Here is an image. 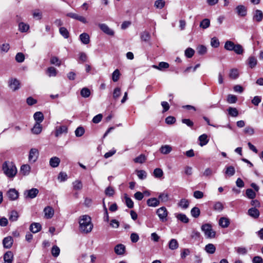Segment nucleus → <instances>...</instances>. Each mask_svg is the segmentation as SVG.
Returning a JSON list of instances; mask_svg holds the SVG:
<instances>
[{
	"label": "nucleus",
	"instance_id": "1",
	"mask_svg": "<svg viewBox=\"0 0 263 263\" xmlns=\"http://www.w3.org/2000/svg\"><path fill=\"white\" fill-rule=\"evenodd\" d=\"M79 225L80 230L84 233L90 232L93 228L91 218L87 215H83L80 218Z\"/></svg>",
	"mask_w": 263,
	"mask_h": 263
},
{
	"label": "nucleus",
	"instance_id": "2",
	"mask_svg": "<svg viewBox=\"0 0 263 263\" xmlns=\"http://www.w3.org/2000/svg\"><path fill=\"white\" fill-rule=\"evenodd\" d=\"M2 170L5 175L10 178H14L17 172L15 164L10 161H5L3 164Z\"/></svg>",
	"mask_w": 263,
	"mask_h": 263
},
{
	"label": "nucleus",
	"instance_id": "3",
	"mask_svg": "<svg viewBox=\"0 0 263 263\" xmlns=\"http://www.w3.org/2000/svg\"><path fill=\"white\" fill-rule=\"evenodd\" d=\"M201 230L207 238H211L215 237V232L213 231L210 224L206 223L203 224L201 227Z\"/></svg>",
	"mask_w": 263,
	"mask_h": 263
},
{
	"label": "nucleus",
	"instance_id": "4",
	"mask_svg": "<svg viewBox=\"0 0 263 263\" xmlns=\"http://www.w3.org/2000/svg\"><path fill=\"white\" fill-rule=\"evenodd\" d=\"M39 193L37 189L32 188L24 191V196L25 199H33L35 198Z\"/></svg>",
	"mask_w": 263,
	"mask_h": 263
},
{
	"label": "nucleus",
	"instance_id": "5",
	"mask_svg": "<svg viewBox=\"0 0 263 263\" xmlns=\"http://www.w3.org/2000/svg\"><path fill=\"white\" fill-rule=\"evenodd\" d=\"M156 213L161 221H165L168 215L167 209L164 206H162L157 210Z\"/></svg>",
	"mask_w": 263,
	"mask_h": 263
},
{
	"label": "nucleus",
	"instance_id": "6",
	"mask_svg": "<svg viewBox=\"0 0 263 263\" xmlns=\"http://www.w3.org/2000/svg\"><path fill=\"white\" fill-rule=\"evenodd\" d=\"M39 152L37 149L32 148L30 150L28 156L29 161L31 163H34L38 158Z\"/></svg>",
	"mask_w": 263,
	"mask_h": 263
},
{
	"label": "nucleus",
	"instance_id": "7",
	"mask_svg": "<svg viewBox=\"0 0 263 263\" xmlns=\"http://www.w3.org/2000/svg\"><path fill=\"white\" fill-rule=\"evenodd\" d=\"M7 196L11 200H15L18 197V193L14 189H10L7 193Z\"/></svg>",
	"mask_w": 263,
	"mask_h": 263
},
{
	"label": "nucleus",
	"instance_id": "8",
	"mask_svg": "<svg viewBox=\"0 0 263 263\" xmlns=\"http://www.w3.org/2000/svg\"><path fill=\"white\" fill-rule=\"evenodd\" d=\"M99 26L104 33L109 35H114V31L105 24H99Z\"/></svg>",
	"mask_w": 263,
	"mask_h": 263
},
{
	"label": "nucleus",
	"instance_id": "9",
	"mask_svg": "<svg viewBox=\"0 0 263 263\" xmlns=\"http://www.w3.org/2000/svg\"><path fill=\"white\" fill-rule=\"evenodd\" d=\"M13 243V239L11 236H7L4 238L3 240V244L4 247L7 249L10 248Z\"/></svg>",
	"mask_w": 263,
	"mask_h": 263
},
{
	"label": "nucleus",
	"instance_id": "10",
	"mask_svg": "<svg viewBox=\"0 0 263 263\" xmlns=\"http://www.w3.org/2000/svg\"><path fill=\"white\" fill-rule=\"evenodd\" d=\"M67 133V127L65 125H62L60 126H57L55 128V136L58 137L63 134H66Z\"/></svg>",
	"mask_w": 263,
	"mask_h": 263
},
{
	"label": "nucleus",
	"instance_id": "11",
	"mask_svg": "<svg viewBox=\"0 0 263 263\" xmlns=\"http://www.w3.org/2000/svg\"><path fill=\"white\" fill-rule=\"evenodd\" d=\"M44 212L45 218L47 219L52 218L54 215V210L50 206L45 207L44 209Z\"/></svg>",
	"mask_w": 263,
	"mask_h": 263
},
{
	"label": "nucleus",
	"instance_id": "12",
	"mask_svg": "<svg viewBox=\"0 0 263 263\" xmlns=\"http://www.w3.org/2000/svg\"><path fill=\"white\" fill-rule=\"evenodd\" d=\"M147 204L149 206L156 207L160 204V201L158 198H151L147 200Z\"/></svg>",
	"mask_w": 263,
	"mask_h": 263
},
{
	"label": "nucleus",
	"instance_id": "13",
	"mask_svg": "<svg viewBox=\"0 0 263 263\" xmlns=\"http://www.w3.org/2000/svg\"><path fill=\"white\" fill-rule=\"evenodd\" d=\"M158 199L160 202H166L170 200V195L166 192L160 193L158 196Z\"/></svg>",
	"mask_w": 263,
	"mask_h": 263
},
{
	"label": "nucleus",
	"instance_id": "14",
	"mask_svg": "<svg viewBox=\"0 0 263 263\" xmlns=\"http://www.w3.org/2000/svg\"><path fill=\"white\" fill-rule=\"evenodd\" d=\"M20 82L16 79H11L9 81V86L15 91L20 88Z\"/></svg>",
	"mask_w": 263,
	"mask_h": 263
},
{
	"label": "nucleus",
	"instance_id": "15",
	"mask_svg": "<svg viewBox=\"0 0 263 263\" xmlns=\"http://www.w3.org/2000/svg\"><path fill=\"white\" fill-rule=\"evenodd\" d=\"M218 223L220 227L226 228L229 227L230 222L229 218L223 217L219 219Z\"/></svg>",
	"mask_w": 263,
	"mask_h": 263
},
{
	"label": "nucleus",
	"instance_id": "16",
	"mask_svg": "<svg viewBox=\"0 0 263 263\" xmlns=\"http://www.w3.org/2000/svg\"><path fill=\"white\" fill-rule=\"evenodd\" d=\"M248 213L249 216L254 218H257L259 216V210L255 208H252L249 209Z\"/></svg>",
	"mask_w": 263,
	"mask_h": 263
},
{
	"label": "nucleus",
	"instance_id": "17",
	"mask_svg": "<svg viewBox=\"0 0 263 263\" xmlns=\"http://www.w3.org/2000/svg\"><path fill=\"white\" fill-rule=\"evenodd\" d=\"M238 15L241 16H245L247 14V9L243 5H239L236 8Z\"/></svg>",
	"mask_w": 263,
	"mask_h": 263
},
{
	"label": "nucleus",
	"instance_id": "18",
	"mask_svg": "<svg viewBox=\"0 0 263 263\" xmlns=\"http://www.w3.org/2000/svg\"><path fill=\"white\" fill-rule=\"evenodd\" d=\"M33 118L36 121L35 123H41L44 120V115L41 111H37L34 113Z\"/></svg>",
	"mask_w": 263,
	"mask_h": 263
},
{
	"label": "nucleus",
	"instance_id": "19",
	"mask_svg": "<svg viewBox=\"0 0 263 263\" xmlns=\"http://www.w3.org/2000/svg\"><path fill=\"white\" fill-rule=\"evenodd\" d=\"M80 40L84 44H88L90 42V37L87 33H83L80 35Z\"/></svg>",
	"mask_w": 263,
	"mask_h": 263
},
{
	"label": "nucleus",
	"instance_id": "20",
	"mask_svg": "<svg viewBox=\"0 0 263 263\" xmlns=\"http://www.w3.org/2000/svg\"><path fill=\"white\" fill-rule=\"evenodd\" d=\"M125 250V247L123 245L119 244L115 247V252L118 255H123Z\"/></svg>",
	"mask_w": 263,
	"mask_h": 263
},
{
	"label": "nucleus",
	"instance_id": "21",
	"mask_svg": "<svg viewBox=\"0 0 263 263\" xmlns=\"http://www.w3.org/2000/svg\"><path fill=\"white\" fill-rule=\"evenodd\" d=\"M152 67L159 70H162L164 69L168 68L169 64L166 62H161L159 63L158 65H153Z\"/></svg>",
	"mask_w": 263,
	"mask_h": 263
},
{
	"label": "nucleus",
	"instance_id": "22",
	"mask_svg": "<svg viewBox=\"0 0 263 263\" xmlns=\"http://www.w3.org/2000/svg\"><path fill=\"white\" fill-rule=\"evenodd\" d=\"M198 140L200 142L199 145L201 146L205 145L209 142V139L208 136L204 134L200 136L198 138Z\"/></svg>",
	"mask_w": 263,
	"mask_h": 263
},
{
	"label": "nucleus",
	"instance_id": "23",
	"mask_svg": "<svg viewBox=\"0 0 263 263\" xmlns=\"http://www.w3.org/2000/svg\"><path fill=\"white\" fill-rule=\"evenodd\" d=\"M31 167L28 164H24L21 167L20 172L24 176L29 175Z\"/></svg>",
	"mask_w": 263,
	"mask_h": 263
},
{
	"label": "nucleus",
	"instance_id": "24",
	"mask_svg": "<svg viewBox=\"0 0 263 263\" xmlns=\"http://www.w3.org/2000/svg\"><path fill=\"white\" fill-rule=\"evenodd\" d=\"M41 229V225L39 223H33L30 226V230L33 233L39 232Z\"/></svg>",
	"mask_w": 263,
	"mask_h": 263
},
{
	"label": "nucleus",
	"instance_id": "25",
	"mask_svg": "<svg viewBox=\"0 0 263 263\" xmlns=\"http://www.w3.org/2000/svg\"><path fill=\"white\" fill-rule=\"evenodd\" d=\"M60 163V159L57 157H52L49 161L50 165L52 167H57Z\"/></svg>",
	"mask_w": 263,
	"mask_h": 263
},
{
	"label": "nucleus",
	"instance_id": "26",
	"mask_svg": "<svg viewBox=\"0 0 263 263\" xmlns=\"http://www.w3.org/2000/svg\"><path fill=\"white\" fill-rule=\"evenodd\" d=\"M263 18V13L261 11L256 10L253 16V19L256 21L259 22L262 21Z\"/></svg>",
	"mask_w": 263,
	"mask_h": 263
},
{
	"label": "nucleus",
	"instance_id": "27",
	"mask_svg": "<svg viewBox=\"0 0 263 263\" xmlns=\"http://www.w3.org/2000/svg\"><path fill=\"white\" fill-rule=\"evenodd\" d=\"M42 130V126L41 123H35L31 129L32 132L34 134H39Z\"/></svg>",
	"mask_w": 263,
	"mask_h": 263
},
{
	"label": "nucleus",
	"instance_id": "28",
	"mask_svg": "<svg viewBox=\"0 0 263 263\" xmlns=\"http://www.w3.org/2000/svg\"><path fill=\"white\" fill-rule=\"evenodd\" d=\"M204 250L209 254H214L216 251V248L213 244L209 243L205 246Z\"/></svg>",
	"mask_w": 263,
	"mask_h": 263
},
{
	"label": "nucleus",
	"instance_id": "29",
	"mask_svg": "<svg viewBox=\"0 0 263 263\" xmlns=\"http://www.w3.org/2000/svg\"><path fill=\"white\" fill-rule=\"evenodd\" d=\"M257 59L254 57H250L248 58V64L250 68H253L255 67L257 65Z\"/></svg>",
	"mask_w": 263,
	"mask_h": 263
},
{
	"label": "nucleus",
	"instance_id": "30",
	"mask_svg": "<svg viewBox=\"0 0 263 263\" xmlns=\"http://www.w3.org/2000/svg\"><path fill=\"white\" fill-rule=\"evenodd\" d=\"M172 150V147L169 145H163L160 148V152L163 154H167Z\"/></svg>",
	"mask_w": 263,
	"mask_h": 263
},
{
	"label": "nucleus",
	"instance_id": "31",
	"mask_svg": "<svg viewBox=\"0 0 263 263\" xmlns=\"http://www.w3.org/2000/svg\"><path fill=\"white\" fill-rule=\"evenodd\" d=\"M168 247L172 250L177 249L179 247L177 240L175 239H172L169 242Z\"/></svg>",
	"mask_w": 263,
	"mask_h": 263
},
{
	"label": "nucleus",
	"instance_id": "32",
	"mask_svg": "<svg viewBox=\"0 0 263 263\" xmlns=\"http://www.w3.org/2000/svg\"><path fill=\"white\" fill-rule=\"evenodd\" d=\"M13 259V254L11 251H7L4 255V260L5 262H12Z\"/></svg>",
	"mask_w": 263,
	"mask_h": 263
},
{
	"label": "nucleus",
	"instance_id": "33",
	"mask_svg": "<svg viewBox=\"0 0 263 263\" xmlns=\"http://www.w3.org/2000/svg\"><path fill=\"white\" fill-rule=\"evenodd\" d=\"M29 29V26L23 22H21L18 24V29L22 32H27Z\"/></svg>",
	"mask_w": 263,
	"mask_h": 263
},
{
	"label": "nucleus",
	"instance_id": "34",
	"mask_svg": "<svg viewBox=\"0 0 263 263\" xmlns=\"http://www.w3.org/2000/svg\"><path fill=\"white\" fill-rule=\"evenodd\" d=\"M235 44L231 41H227L224 44V48L229 51H233Z\"/></svg>",
	"mask_w": 263,
	"mask_h": 263
},
{
	"label": "nucleus",
	"instance_id": "35",
	"mask_svg": "<svg viewBox=\"0 0 263 263\" xmlns=\"http://www.w3.org/2000/svg\"><path fill=\"white\" fill-rule=\"evenodd\" d=\"M246 194L247 197L249 199H253L256 197L255 192L251 189H248L246 190Z\"/></svg>",
	"mask_w": 263,
	"mask_h": 263
},
{
	"label": "nucleus",
	"instance_id": "36",
	"mask_svg": "<svg viewBox=\"0 0 263 263\" xmlns=\"http://www.w3.org/2000/svg\"><path fill=\"white\" fill-rule=\"evenodd\" d=\"M235 173V168L233 166H229L226 167L225 174L229 176H232Z\"/></svg>",
	"mask_w": 263,
	"mask_h": 263
},
{
	"label": "nucleus",
	"instance_id": "37",
	"mask_svg": "<svg viewBox=\"0 0 263 263\" xmlns=\"http://www.w3.org/2000/svg\"><path fill=\"white\" fill-rule=\"evenodd\" d=\"M47 73L50 77H55L57 74V70L53 67H49L47 70Z\"/></svg>",
	"mask_w": 263,
	"mask_h": 263
},
{
	"label": "nucleus",
	"instance_id": "38",
	"mask_svg": "<svg viewBox=\"0 0 263 263\" xmlns=\"http://www.w3.org/2000/svg\"><path fill=\"white\" fill-rule=\"evenodd\" d=\"M210 25V21L208 18L203 19L200 23V27L203 29L208 28Z\"/></svg>",
	"mask_w": 263,
	"mask_h": 263
},
{
	"label": "nucleus",
	"instance_id": "39",
	"mask_svg": "<svg viewBox=\"0 0 263 263\" xmlns=\"http://www.w3.org/2000/svg\"><path fill=\"white\" fill-rule=\"evenodd\" d=\"M80 93L82 97L88 98L90 95V91L88 88L84 87L81 89Z\"/></svg>",
	"mask_w": 263,
	"mask_h": 263
},
{
	"label": "nucleus",
	"instance_id": "40",
	"mask_svg": "<svg viewBox=\"0 0 263 263\" xmlns=\"http://www.w3.org/2000/svg\"><path fill=\"white\" fill-rule=\"evenodd\" d=\"M239 76V72L237 69H232L230 70L229 77L232 79H236Z\"/></svg>",
	"mask_w": 263,
	"mask_h": 263
},
{
	"label": "nucleus",
	"instance_id": "41",
	"mask_svg": "<svg viewBox=\"0 0 263 263\" xmlns=\"http://www.w3.org/2000/svg\"><path fill=\"white\" fill-rule=\"evenodd\" d=\"M189 202L185 199H182L178 203V206L182 209H186L189 207Z\"/></svg>",
	"mask_w": 263,
	"mask_h": 263
},
{
	"label": "nucleus",
	"instance_id": "42",
	"mask_svg": "<svg viewBox=\"0 0 263 263\" xmlns=\"http://www.w3.org/2000/svg\"><path fill=\"white\" fill-rule=\"evenodd\" d=\"M236 54H241L243 52L242 46L240 44H235L233 50Z\"/></svg>",
	"mask_w": 263,
	"mask_h": 263
},
{
	"label": "nucleus",
	"instance_id": "43",
	"mask_svg": "<svg viewBox=\"0 0 263 263\" xmlns=\"http://www.w3.org/2000/svg\"><path fill=\"white\" fill-rule=\"evenodd\" d=\"M229 114L234 117H236L238 115V111L236 108L230 107L228 109Z\"/></svg>",
	"mask_w": 263,
	"mask_h": 263
},
{
	"label": "nucleus",
	"instance_id": "44",
	"mask_svg": "<svg viewBox=\"0 0 263 263\" xmlns=\"http://www.w3.org/2000/svg\"><path fill=\"white\" fill-rule=\"evenodd\" d=\"M153 173L155 177L157 178H160L163 175V171L159 168H155Z\"/></svg>",
	"mask_w": 263,
	"mask_h": 263
},
{
	"label": "nucleus",
	"instance_id": "45",
	"mask_svg": "<svg viewBox=\"0 0 263 263\" xmlns=\"http://www.w3.org/2000/svg\"><path fill=\"white\" fill-rule=\"evenodd\" d=\"M18 217V214L15 211H12L9 216V220L11 221H15L17 220Z\"/></svg>",
	"mask_w": 263,
	"mask_h": 263
},
{
	"label": "nucleus",
	"instance_id": "46",
	"mask_svg": "<svg viewBox=\"0 0 263 263\" xmlns=\"http://www.w3.org/2000/svg\"><path fill=\"white\" fill-rule=\"evenodd\" d=\"M177 218L183 223H187L189 222V218L185 214H179L176 216Z\"/></svg>",
	"mask_w": 263,
	"mask_h": 263
},
{
	"label": "nucleus",
	"instance_id": "47",
	"mask_svg": "<svg viewBox=\"0 0 263 263\" xmlns=\"http://www.w3.org/2000/svg\"><path fill=\"white\" fill-rule=\"evenodd\" d=\"M60 252V249L57 246H54L52 247L51 249V254L53 256L57 257H58Z\"/></svg>",
	"mask_w": 263,
	"mask_h": 263
},
{
	"label": "nucleus",
	"instance_id": "48",
	"mask_svg": "<svg viewBox=\"0 0 263 263\" xmlns=\"http://www.w3.org/2000/svg\"><path fill=\"white\" fill-rule=\"evenodd\" d=\"M191 213L193 217L197 218L200 215V211L198 208L194 207L191 210Z\"/></svg>",
	"mask_w": 263,
	"mask_h": 263
},
{
	"label": "nucleus",
	"instance_id": "49",
	"mask_svg": "<svg viewBox=\"0 0 263 263\" xmlns=\"http://www.w3.org/2000/svg\"><path fill=\"white\" fill-rule=\"evenodd\" d=\"M120 73L119 70L117 69L112 73V79L114 82H117L120 78Z\"/></svg>",
	"mask_w": 263,
	"mask_h": 263
},
{
	"label": "nucleus",
	"instance_id": "50",
	"mask_svg": "<svg viewBox=\"0 0 263 263\" xmlns=\"http://www.w3.org/2000/svg\"><path fill=\"white\" fill-rule=\"evenodd\" d=\"M73 189L76 190H80L83 187L82 183L80 180H76L73 182Z\"/></svg>",
	"mask_w": 263,
	"mask_h": 263
},
{
	"label": "nucleus",
	"instance_id": "51",
	"mask_svg": "<svg viewBox=\"0 0 263 263\" xmlns=\"http://www.w3.org/2000/svg\"><path fill=\"white\" fill-rule=\"evenodd\" d=\"M146 160L145 156L144 155H140L139 156L135 158L134 160L135 163H143Z\"/></svg>",
	"mask_w": 263,
	"mask_h": 263
},
{
	"label": "nucleus",
	"instance_id": "52",
	"mask_svg": "<svg viewBox=\"0 0 263 263\" xmlns=\"http://www.w3.org/2000/svg\"><path fill=\"white\" fill-rule=\"evenodd\" d=\"M125 202L127 206L129 208H133L134 206V202L133 200L127 196V194H125Z\"/></svg>",
	"mask_w": 263,
	"mask_h": 263
},
{
	"label": "nucleus",
	"instance_id": "53",
	"mask_svg": "<svg viewBox=\"0 0 263 263\" xmlns=\"http://www.w3.org/2000/svg\"><path fill=\"white\" fill-rule=\"evenodd\" d=\"M243 132L245 134H247L250 136L253 135L254 134V129L251 126H247L243 129Z\"/></svg>",
	"mask_w": 263,
	"mask_h": 263
},
{
	"label": "nucleus",
	"instance_id": "54",
	"mask_svg": "<svg viewBox=\"0 0 263 263\" xmlns=\"http://www.w3.org/2000/svg\"><path fill=\"white\" fill-rule=\"evenodd\" d=\"M60 34L65 39H67L69 37V32L67 29L65 27H61L60 28Z\"/></svg>",
	"mask_w": 263,
	"mask_h": 263
},
{
	"label": "nucleus",
	"instance_id": "55",
	"mask_svg": "<svg viewBox=\"0 0 263 263\" xmlns=\"http://www.w3.org/2000/svg\"><path fill=\"white\" fill-rule=\"evenodd\" d=\"M121 95V89L119 87L115 88L113 92V98L115 100H117Z\"/></svg>",
	"mask_w": 263,
	"mask_h": 263
},
{
	"label": "nucleus",
	"instance_id": "56",
	"mask_svg": "<svg viewBox=\"0 0 263 263\" xmlns=\"http://www.w3.org/2000/svg\"><path fill=\"white\" fill-rule=\"evenodd\" d=\"M195 51L191 48H187L185 50V55L188 58H192L194 54Z\"/></svg>",
	"mask_w": 263,
	"mask_h": 263
},
{
	"label": "nucleus",
	"instance_id": "57",
	"mask_svg": "<svg viewBox=\"0 0 263 263\" xmlns=\"http://www.w3.org/2000/svg\"><path fill=\"white\" fill-rule=\"evenodd\" d=\"M191 253V251L189 249H183L181 250L180 256L182 259H184L186 257L189 255Z\"/></svg>",
	"mask_w": 263,
	"mask_h": 263
},
{
	"label": "nucleus",
	"instance_id": "58",
	"mask_svg": "<svg viewBox=\"0 0 263 263\" xmlns=\"http://www.w3.org/2000/svg\"><path fill=\"white\" fill-rule=\"evenodd\" d=\"M25 60V57L23 53L18 52L15 56V60L18 63L23 62Z\"/></svg>",
	"mask_w": 263,
	"mask_h": 263
},
{
	"label": "nucleus",
	"instance_id": "59",
	"mask_svg": "<svg viewBox=\"0 0 263 263\" xmlns=\"http://www.w3.org/2000/svg\"><path fill=\"white\" fill-rule=\"evenodd\" d=\"M137 174L140 179L143 180L146 178V173L143 170L137 171Z\"/></svg>",
	"mask_w": 263,
	"mask_h": 263
},
{
	"label": "nucleus",
	"instance_id": "60",
	"mask_svg": "<svg viewBox=\"0 0 263 263\" xmlns=\"http://www.w3.org/2000/svg\"><path fill=\"white\" fill-rule=\"evenodd\" d=\"M84 132L85 130L84 128L81 126H80L78 127L75 130V135L78 137H81L84 134Z\"/></svg>",
	"mask_w": 263,
	"mask_h": 263
},
{
	"label": "nucleus",
	"instance_id": "61",
	"mask_svg": "<svg viewBox=\"0 0 263 263\" xmlns=\"http://www.w3.org/2000/svg\"><path fill=\"white\" fill-rule=\"evenodd\" d=\"M165 5V2L163 0H157L155 2V6L157 8L162 9Z\"/></svg>",
	"mask_w": 263,
	"mask_h": 263
},
{
	"label": "nucleus",
	"instance_id": "62",
	"mask_svg": "<svg viewBox=\"0 0 263 263\" xmlns=\"http://www.w3.org/2000/svg\"><path fill=\"white\" fill-rule=\"evenodd\" d=\"M105 193L108 196H112L115 194V190L112 187L108 186L106 189Z\"/></svg>",
	"mask_w": 263,
	"mask_h": 263
},
{
	"label": "nucleus",
	"instance_id": "63",
	"mask_svg": "<svg viewBox=\"0 0 263 263\" xmlns=\"http://www.w3.org/2000/svg\"><path fill=\"white\" fill-rule=\"evenodd\" d=\"M237 97L233 95H229L227 97V101L228 103L232 104L235 103L237 101Z\"/></svg>",
	"mask_w": 263,
	"mask_h": 263
},
{
	"label": "nucleus",
	"instance_id": "64",
	"mask_svg": "<svg viewBox=\"0 0 263 263\" xmlns=\"http://www.w3.org/2000/svg\"><path fill=\"white\" fill-rule=\"evenodd\" d=\"M211 45L213 47L217 48L219 46V42L216 37L212 38L211 41Z\"/></svg>",
	"mask_w": 263,
	"mask_h": 263
}]
</instances>
